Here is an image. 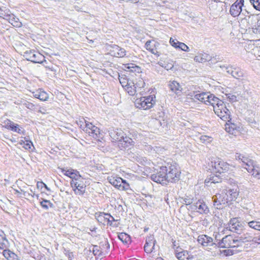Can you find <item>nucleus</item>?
Here are the masks:
<instances>
[{
  "label": "nucleus",
  "instance_id": "1",
  "mask_svg": "<svg viewBox=\"0 0 260 260\" xmlns=\"http://www.w3.org/2000/svg\"><path fill=\"white\" fill-rule=\"evenodd\" d=\"M77 124L80 125L81 128H82L86 133H88L89 136L92 137L95 139L100 141V139H102L100 129L96 126L93 125L91 123L83 119L82 120H80L77 122Z\"/></svg>",
  "mask_w": 260,
  "mask_h": 260
},
{
  "label": "nucleus",
  "instance_id": "2",
  "mask_svg": "<svg viewBox=\"0 0 260 260\" xmlns=\"http://www.w3.org/2000/svg\"><path fill=\"white\" fill-rule=\"evenodd\" d=\"M167 169V182H175L179 180L180 177V171L177 168L176 163L168 162L166 166Z\"/></svg>",
  "mask_w": 260,
  "mask_h": 260
},
{
  "label": "nucleus",
  "instance_id": "3",
  "mask_svg": "<svg viewBox=\"0 0 260 260\" xmlns=\"http://www.w3.org/2000/svg\"><path fill=\"white\" fill-rule=\"evenodd\" d=\"M155 96L154 95L142 97L136 100L135 105L139 109H149L155 104Z\"/></svg>",
  "mask_w": 260,
  "mask_h": 260
},
{
  "label": "nucleus",
  "instance_id": "4",
  "mask_svg": "<svg viewBox=\"0 0 260 260\" xmlns=\"http://www.w3.org/2000/svg\"><path fill=\"white\" fill-rule=\"evenodd\" d=\"M246 22L248 28L251 27L253 32L255 34H260V19L255 15H252L245 17L241 20V22Z\"/></svg>",
  "mask_w": 260,
  "mask_h": 260
},
{
  "label": "nucleus",
  "instance_id": "5",
  "mask_svg": "<svg viewBox=\"0 0 260 260\" xmlns=\"http://www.w3.org/2000/svg\"><path fill=\"white\" fill-rule=\"evenodd\" d=\"M167 172L166 166L159 167V169L156 170V172L151 175V179L153 181L161 184L162 185L167 184Z\"/></svg>",
  "mask_w": 260,
  "mask_h": 260
},
{
  "label": "nucleus",
  "instance_id": "6",
  "mask_svg": "<svg viewBox=\"0 0 260 260\" xmlns=\"http://www.w3.org/2000/svg\"><path fill=\"white\" fill-rule=\"evenodd\" d=\"M23 56L26 60L34 63H42L45 60V57L40 53L34 50H28L24 52Z\"/></svg>",
  "mask_w": 260,
  "mask_h": 260
},
{
  "label": "nucleus",
  "instance_id": "7",
  "mask_svg": "<svg viewBox=\"0 0 260 260\" xmlns=\"http://www.w3.org/2000/svg\"><path fill=\"white\" fill-rule=\"evenodd\" d=\"M109 183L115 187L121 190H127L129 189V185L125 180L119 177H111L108 178Z\"/></svg>",
  "mask_w": 260,
  "mask_h": 260
},
{
  "label": "nucleus",
  "instance_id": "8",
  "mask_svg": "<svg viewBox=\"0 0 260 260\" xmlns=\"http://www.w3.org/2000/svg\"><path fill=\"white\" fill-rule=\"evenodd\" d=\"M214 111L218 117L224 121L228 120L230 118L231 112L223 102H221L219 105L215 106Z\"/></svg>",
  "mask_w": 260,
  "mask_h": 260
},
{
  "label": "nucleus",
  "instance_id": "9",
  "mask_svg": "<svg viewBox=\"0 0 260 260\" xmlns=\"http://www.w3.org/2000/svg\"><path fill=\"white\" fill-rule=\"evenodd\" d=\"M221 68H224L226 72L237 79H241L243 76V72L239 68L232 66H220Z\"/></svg>",
  "mask_w": 260,
  "mask_h": 260
},
{
  "label": "nucleus",
  "instance_id": "10",
  "mask_svg": "<svg viewBox=\"0 0 260 260\" xmlns=\"http://www.w3.org/2000/svg\"><path fill=\"white\" fill-rule=\"evenodd\" d=\"M228 194H225L223 190L221 193H217L212 198L214 205L216 206L217 209L220 208V205L225 204L229 202Z\"/></svg>",
  "mask_w": 260,
  "mask_h": 260
},
{
  "label": "nucleus",
  "instance_id": "11",
  "mask_svg": "<svg viewBox=\"0 0 260 260\" xmlns=\"http://www.w3.org/2000/svg\"><path fill=\"white\" fill-rule=\"evenodd\" d=\"M244 0H237L231 7L230 13L233 17L238 16L242 12L244 5Z\"/></svg>",
  "mask_w": 260,
  "mask_h": 260
},
{
  "label": "nucleus",
  "instance_id": "12",
  "mask_svg": "<svg viewBox=\"0 0 260 260\" xmlns=\"http://www.w3.org/2000/svg\"><path fill=\"white\" fill-rule=\"evenodd\" d=\"M229 230L234 233L240 234L243 230V226L236 218L231 219L228 224Z\"/></svg>",
  "mask_w": 260,
  "mask_h": 260
},
{
  "label": "nucleus",
  "instance_id": "13",
  "mask_svg": "<svg viewBox=\"0 0 260 260\" xmlns=\"http://www.w3.org/2000/svg\"><path fill=\"white\" fill-rule=\"evenodd\" d=\"M235 157L236 160H238L243 164V165L245 166L243 167L245 168L247 171H249V170H250V167H252L253 164L254 162L251 159H250L240 153H236Z\"/></svg>",
  "mask_w": 260,
  "mask_h": 260
},
{
  "label": "nucleus",
  "instance_id": "14",
  "mask_svg": "<svg viewBox=\"0 0 260 260\" xmlns=\"http://www.w3.org/2000/svg\"><path fill=\"white\" fill-rule=\"evenodd\" d=\"M71 185L75 193L83 194L85 192V185L82 181V179L79 180H72Z\"/></svg>",
  "mask_w": 260,
  "mask_h": 260
},
{
  "label": "nucleus",
  "instance_id": "15",
  "mask_svg": "<svg viewBox=\"0 0 260 260\" xmlns=\"http://www.w3.org/2000/svg\"><path fill=\"white\" fill-rule=\"evenodd\" d=\"M198 242L203 246H217V244L213 242L212 238L206 235H200L198 238Z\"/></svg>",
  "mask_w": 260,
  "mask_h": 260
},
{
  "label": "nucleus",
  "instance_id": "16",
  "mask_svg": "<svg viewBox=\"0 0 260 260\" xmlns=\"http://www.w3.org/2000/svg\"><path fill=\"white\" fill-rule=\"evenodd\" d=\"M233 237L231 235H227L223 237L221 240H219L217 244V246L220 248H230L232 247L234 245Z\"/></svg>",
  "mask_w": 260,
  "mask_h": 260
},
{
  "label": "nucleus",
  "instance_id": "17",
  "mask_svg": "<svg viewBox=\"0 0 260 260\" xmlns=\"http://www.w3.org/2000/svg\"><path fill=\"white\" fill-rule=\"evenodd\" d=\"M109 135L113 142L117 141L120 143L125 134L121 129H111L109 131Z\"/></svg>",
  "mask_w": 260,
  "mask_h": 260
},
{
  "label": "nucleus",
  "instance_id": "18",
  "mask_svg": "<svg viewBox=\"0 0 260 260\" xmlns=\"http://www.w3.org/2000/svg\"><path fill=\"white\" fill-rule=\"evenodd\" d=\"M144 84L145 83L143 81H141L138 85L137 84H135L132 81L131 82H129V83L125 87V89L130 95H134L137 91V88L138 87L139 88L143 87Z\"/></svg>",
  "mask_w": 260,
  "mask_h": 260
},
{
  "label": "nucleus",
  "instance_id": "19",
  "mask_svg": "<svg viewBox=\"0 0 260 260\" xmlns=\"http://www.w3.org/2000/svg\"><path fill=\"white\" fill-rule=\"evenodd\" d=\"M159 44L158 42H153L150 40L147 41L145 45V48L151 53L159 56L160 53L157 50V47Z\"/></svg>",
  "mask_w": 260,
  "mask_h": 260
},
{
  "label": "nucleus",
  "instance_id": "20",
  "mask_svg": "<svg viewBox=\"0 0 260 260\" xmlns=\"http://www.w3.org/2000/svg\"><path fill=\"white\" fill-rule=\"evenodd\" d=\"M155 242L156 241L153 235H150L147 237L144 247L145 251L148 253H151L154 249Z\"/></svg>",
  "mask_w": 260,
  "mask_h": 260
},
{
  "label": "nucleus",
  "instance_id": "21",
  "mask_svg": "<svg viewBox=\"0 0 260 260\" xmlns=\"http://www.w3.org/2000/svg\"><path fill=\"white\" fill-rule=\"evenodd\" d=\"M197 211L200 214H207L209 212L208 206L202 200H199L194 205Z\"/></svg>",
  "mask_w": 260,
  "mask_h": 260
},
{
  "label": "nucleus",
  "instance_id": "22",
  "mask_svg": "<svg viewBox=\"0 0 260 260\" xmlns=\"http://www.w3.org/2000/svg\"><path fill=\"white\" fill-rule=\"evenodd\" d=\"M110 51L112 55L115 57H123L126 55L125 50L117 45L112 46Z\"/></svg>",
  "mask_w": 260,
  "mask_h": 260
},
{
  "label": "nucleus",
  "instance_id": "23",
  "mask_svg": "<svg viewBox=\"0 0 260 260\" xmlns=\"http://www.w3.org/2000/svg\"><path fill=\"white\" fill-rule=\"evenodd\" d=\"M194 60L199 62H205L207 61L210 62V63H214V59H212L211 57L208 54L200 53L194 57Z\"/></svg>",
  "mask_w": 260,
  "mask_h": 260
},
{
  "label": "nucleus",
  "instance_id": "24",
  "mask_svg": "<svg viewBox=\"0 0 260 260\" xmlns=\"http://www.w3.org/2000/svg\"><path fill=\"white\" fill-rule=\"evenodd\" d=\"M32 94L35 98L42 101H47L49 98L48 94L42 88L32 92Z\"/></svg>",
  "mask_w": 260,
  "mask_h": 260
},
{
  "label": "nucleus",
  "instance_id": "25",
  "mask_svg": "<svg viewBox=\"0 0 260 260\" xmlns=\"http://www.w3.org/2000/svg\"><path fill=\"white\" fill-rule=\"evenodd\" d=\"M210 93L206 92H202L200 93L195 94L192 98V99L195 101H199L202 103L208 105L207 101L209 100Z\"/></svg>",
  "mask_w": 260,
  "mask_h": 260
},
{
  "label": "nucleus",
  "instance_id": "26",
  "mask_svg": "<svg viewBox=\"0 0 260 260\" xmlns=\"http://www.w3.org/2000/svg\"><path fill=\"white\" fill-rule=\"evenodd\" d=\"M176 256L179 260H193V255L189 254L187 251L182 250L176 252Z\"/></svg>",
  "mask_w": 260,
  "mask_h": 260
},
{
  "label": "nucleus",
  "instance_id": "27",
  "mask_svg": "<svg viewBox=\"0 0 260 260\" xmlns=\"http://www.w3.org/2000/svg\"><path fill=\"white\" fill-rule=\"evenodd\" d=\"M210 99L209 98V100L207 101L208 105H211L213 108V110H214V107L215 106H217L218 105H219L222 101L221 100H219L218 98L215 97L213 94H210L209 95Z\"/></svg>",
  "mask_w": 260,
  "mask_h": 260
},
{
  "label": "nucleus",
  "instance_id": "28",
  "mask_svg": "<svg viewBox=\"0 0 260 260\" xmlns=\"http://www.w3.org/2000/svg\"><path fill=\"white\" fill-rule=\"evenodd\" d=\"M239 127H238L235 123H226L225 125V131L231 134H235L236 132L239 131Z\"/></svg>",
  "mask_w": 260,
  "mask_h": 260
},
{
  "label": "nucleus",
  "instance_id": "29",
  "mask_svg": "<svg viewBox=\"0 0 260 260\" xmlns=\"http://www.w3.org/2000/svg\"><path fill=\"white\" fill-rule=\"evenodd\" d=\"M245 222L247 224L249 228L260 231V221L256 220L249 221L246 219Z\"/></svg>",
  "mask_w": 260,
  "mask_h": 260
},
{
  "label": "nucleus",
  "instance_id": "30",
  "mask_svg": "<svg viewBox=\"0 0 260 260\" xmlns=\"http://www.w3.org/2000/svg\"><path fill=\"white\" fill-rule=\"evenodd\" d=\"M223 191L226 195L228 194L229 202L236 199L238 196V192L234 189H225Z\"/></svg>",
  "mask_w": 260,
  "mask_h": 260
},
{
  "label": "nucleus",
  "instance_id": "31",
  "mask_svg": "<svg viewBox=\"0 0 260 260\" xmlns=\"http://www.w3.org/2000/svg\"><path fill=\"white\" fill-rule=\"evenodd\" d=\"M133 142H134L131 138L125 135L123 137L121 141L119 143V144H120L121 146L119 145V147L125 148L129 145H132Z\"/></svg>",
  "mask_w": 260,
  "mask_h": 260
},
{
  "label": "nucleus",
  "instance_id": "32",
  "mask_svg": "<svg viewBox=\"0 0 260 260\" xmlns=\"http://www.w3.org/2000/svg\"><path fill=\"white\" fill-rule=\"evenodd\" d=\"M170 90L177 94L181 91L182 88L179 83L176 81L171 82L169 85Z\"/></svg>",
  "mask_w": 260,
  "mask_h": 260
},
{
  "label": "nucleus",
  "instance_id": "33",
  "mask_svg": "<svg viewBox=\"0 0 260 260\" xmlns=\"http://www.w3.org/2000/svg\"><path fill=\"white\" fill-rule=\"evenodd\" d=\"M221 162H222V160L219 158H217L214 161H211V167L212 168L213 171H214L215 172L219 173Z\"/></svg>",
  "mask_w": 260,
  "mask_h": 260
},
{
  "label": "nucleus",
  "instance_id": "34",
  "mask_svg": "<svg viewBox=\"0 0 260 260\" xmlns=\"http://www.w3.org/2000/svg\"><path fill=\"white\" fill-rule=\"evenodd\" d=\"M9 22L15 27H21L22 25L21 22L19 21V19L16 17L14 15H9Z\"/></svg>",
  "mask_w": 260,
  "mask_h": 260
},
{
  "label": "nucleus",
  "instance_id": "35",
  "mask_svg": "<svg viewBox=\"0 0 260 260\" xmlns=\"http://www.w3.org/2000/svg\"><path fill=\"white\" fill-rule=\"evenodd\" d=\"M233 167L232 166L230 165L226 162L222 160V162H220V170L219 171V173L221 174L222 173L226 172L232 170Z\"/></svg>",
  "mask_w": 260,
  "mask_h": 260
},
{
  "label": "nucleus",
  "instance_id": "36",
  "mask_svg": "<svg viewBox=\"0 0 260 260\" xmlns=\"http://www.w3.org/2000/svg\"><path fill=\"white\" fill-rule=\"evenodd\" d=\"M9 246V242L5 236V234L2 233L0 234V248L4 249L8 248Z\"/></svg>",
  "mask_w": 260,
  "mask_h": 260
},
{
  "label": "nucleus",
  "instance_id": "37",
  "mask_svg": "<svg viewBox=\"0 0 260 260\" xmlns=\"http://www.w3.org/2000/svg\"><path fill=\"white\" fill-rule=\"evenodd\" d=\"M242 242H253L254 237L252 236V234L250 233H246L240 236Z\"/></svg>",
  "mask_w": 260,
  "mask_h": 260
},
{
  "label": "nucleus",
  "instance_id": "38",
  "mask_svg": "<svg viewBox=\"0 0 260 260\" xmlns=\"http://www.w3.org/2000/svg\"><path fill=\"white\" fill-rule=\"evenodd\" d=\"M118 237L119 239L124 243L127 244L131 242L130 236L125 233H119Z\"/></svg>",
  "mask_w": 260,
  "mask_h": 260
},
{
  "label": "nucleus",
  "instance_id": "39",
  "mask_svg": "<svg viewBox=\"0 0 260 260\" xmlns=\"http://www.w3.org/2000/svg\"><path fill=\"white\" fill-rule=\"evenodd\" d=\"M61 171L63 174L67 176L71 177L72 175H76L74 173H77V171L72 168H61Z\"/></svg>",
  "mask_w": 260,
  "mask_h": 260
},
{
  "label": "nucleus",
  "instance_id": "40",
  "mask_svg": "<svg viewBox=\"0 0 260 260\" xmlns=\"http://www.w3.org/2000/svg\"><path fill=\"white\" fill-rule=\"evenodd\" d=\"M125 68L126 69H128L132 72H137L138 73L141 72V68L138 66H135L133 63L125 64Z\"/></svg>",
  "mask_w": 260,
  "mask_h": 260
},
{
  "label": "nucleus",
  "instance_id": "41",
  "mask_svg": "<svg viewBox=\"0 0 260 260\" xmlns=\"http://www.w3.org/2000/svg\"><path fill=\"white\" fill-rule=\"evenodd\" d=\"M250 170L249 171H248L249 173H251L252 176L254 177L257 178V179H260V171L256 169L254 162L253 164L252 167H250Z\"/></svg>",
  "mask_w": 260,
  "mask_h": 260
},
{
  "label": "nucleus",
  "instance_id": "42",
  "mask_svg": "<svg viewBox=\"0 0 260 260\" xmlns=\"http://www.w3.org/2000/svg\"><path fill=\"white\" fill-rule=\"evenodd\" d=\"M3 255L7 259L9 260L14 259L16 256V254L13 252L9 250H6L5 249L3 251Z\"/></svg>",
  "mask_w": 260,
  "mask_h": 260
},
{
  "label": "nucleus",
  "instance_id": "43",
  "mask_svg": "<svg viewBox=\"0 0 260 260\" xmlns=\"http://www.w3.org/2000/svg\"><path fill=\"white\" fill-rule=\"evenodd\" d=\"M40 205L42 207L45 209L48 210L49 207H52L53 205L52 203H51L49 200H43L42 201H40Z\"/></svg>",
  "mask_w": 260,
  "mask_h": 260
},
{
  "label": "nucleus",
  "instance_id": "44",
  "mask_svg": "<svg viewBox=\"0 0 260 260\" xmlns=\"http://www.w3.org/2000/svg\"><path fill=\"white\" fill-rule=\"evenodd\" d=\"M10 130L18 133V134H22L23 133V129L22 128H20L18 124H14V123L13 124V126H11Z\"/></svg>",
  "mask_w": 260,
  "mask_h": 260
},
{
  "label": "nucleus",
  "instance_id": "45",
  "mask_svg": "<svg viewBox=\"0 0 260 260\" xmlns=\"http://www.w3.org/2000/svg\"><path fill=\"white\" fill-rule=\"evenodd\" d=\"M200 139L201 142L203 143H210L213 140L212 137L206 135L201 136Z\"/></svg>",
  "mask_w": 260,
  "mask_h": 260
},
{
  "label": "nucleus",
  "instance_id": "46",
  "mask_svg": "<svg viewBox=\"0 0 260 260\" xmlns=\"http://www.w3.org/2000/svg\"><path fill=\"white\" fill-rule=\"evenodd\" d=\"M92 253L94 255H97L99 257L102 255V252L100 250V247L97 245L93 247L92 250Z\"/></svg>",
  "mask_w": 260,
  "mask_h": 260
},
{
  "label": "nucleus",
  "instance_id": "47",
  "mask_svg": "<svg viewBox=\"0 0 260 260\" xmlns=\"http://www.w3.org/2000/svg\"><path fill=\"white\" fill-rule=\"evenodd\" d=\"M243 242H242V240H241V237H239L237 239H235L233 238V243H232V245H234L232 247H238L242 245Z\"/></svg>",
  "mask_w": 260,
  "mask_h": 260
},
{
  "label": "nucleus",
  "instance_id": "48",
  "mask_svg": "<svg viewBox=\"0 0 260 260\" xmlns=\"http://www.w3.org/2000/svg\"><path fill=\"white\" fill-rule=\"evenodd\" d=\"M250 2L256 10L260 11V0H250Z\"/></svg>",
  "mask_w": 260,
  "mask_h": 260
},
{
  "label": "nucleus",
  "instance_id": "49",
  "mask_svg": "<svg viewBox=\"0 0 260 260\" xmlns=\"http://www.w3.org/2000/svg\"><path fill=\"white\" fill-rule=\"evenodd\" d=\"M228 99L231 102H235L238 101L240 99L239 95L236 96L234 94H228Z\"/></svg>",
  "mask_w": 260,
  "mask_h": 260
},
{
  "label": "nucleus",
  "instance_id": "50",
  "mask_svg": "<svg viewBox=\"0 0 260 260\" xmlns=\"http://www.w3.org/2000/svg\"><path fill=\"white\" fill-rule=\"evenodd\" d=\"M13 123L14 122L10 120L7 119L3 122V126L8 129H10L11 126H13Z\"/></svg>",
  "mask_w": 260,
  "mask_h": 260
},
{
  "label": "nucleus",
  "instance_id": "51",
  "mask_svg": "<svg viewBox=\"0 0 260 260\" xmlns=\"http://www.w3.org/2000/svg\"><path fill=\"white\" fill-rule=\"evenodd\" d=\"M119 82H120V84H121V85L122 86V87H123L124 88L129 83V82L132 81L131 80H129L123 77H121L120 78H119Z\"/></svg>",
  "mask_w": 260,
  "mask_h": 260
},
{
  "label": "nucleus",
  "instance_id": "52",
  "mask_svg": "<svg viewBox=\"0 0 260 260\" xmlns=\"http://www.w3.org/2000/svg\"><path fill=\"white\" fill-rule=\"evenodd\" d=\"M178 47V48H179L184 51L188 52L189 51V47L183 43H179Z\"/></svg>",
  "mask_w": 260,
  "mask_h": 260
},
{
  "label": "nucleus",
  "instance_id": "53",
  "mask_svg": "<svg viewBox=\"0 0 260 260\" xmlns=\"http://www.w3.org/2000/svg\"><path fill=\"white\" fill-rule=\"evenodd\" d=\"M183 203L186 205H190L193 202V199L190 198L188 196L185 197L184 198H182Z\"/></svg>",
  "mask_w": 260,
  "mask_h": 260
},
{
  "label": "nucleus",
  "instance_id": "54",
  "mask_svg": "<svg viewBox=\"0 0 260 260\" xmlns=\"http://www.w3.org/2000/svg\"><path fill=\"white\" fill-rule=\"evenodd\" d=\"M170 43L172 46L176 48H178L179 43L180 42L178 41L177 40H174L172 38H171L170 40Z\"/></svg>",
  "mask_w": 260,
  "mask_h": 260
},
{
  "label": "nucleus",
  "instance_id": "55",
  "mask_svg": "<svg viewBox=\"0 0 260 260\" xmlns=\"http://www.w3.org/2000/svg\"><path fill=\"white\" fill-rule=\"evenodd\" d=\"M24 143V147L26 149H29L31 148V146L32 145V143L30 141L26 140L25 141L23 142Z\"/></svg>",
  "mask_w": 260,
  "mask_h": 260
},
{
  "label": "nucleus",
  "instance_id": "56",
  "mask_svg": "<svg viewBox=\"0 0 260 260\" xmlns=\"http://www.w3.org/2000/svg\"><path fill=\"white\" fill-rule=\"evenodd\" d=\"M76 175H73L71 176V178L73 180H79V179H81V176L79 174V172L77 171V173H74Z\"/></svg>",
  "mask_w": 260,
  "mask_h": 260
},
{
  "label": "nucleus",
  "instance_id": "57",
  "mask_svg": "<svg viewBox=\"0 0 260 260\" xmlns=\"http://www.w3.org/2000/svg\"><path fill=\"white\" fill-rule=\"evenodd\" d=\"M25 105L26 107L30 110H34L36 109V106L32 103L27 102V103H25Z\"/></svg>",
  "mask_w": 260,
  "mask_h": 260
},
{
  "label": "nucleus",
  "instance_id": "58",
  "mask_svg": "<svg viewBox=\"0 0 260 260\" xmlns=\"http://www.w3.org/2000/svg\"><path fill=\"white\" fill-rule=\"evenodd\" d=\"M211 181V183H219L221 181V179L219 178H218L217 177H213L212 179H210Z\"/></svg>",
  "mask_w": 260,
  "mask_h": 260
},
{
  "label": "nucleus",
  "instance_id": "59",
  "mask_svg": "<svg viewBox=\"0 0 260 260\" xmlns=\"http://www.w3.org/2000/svg\"><path fill=\"white\" fill-rule=\"evenodd\" d=\"M104 214H106V213H102L101 215H100V217H104L105 219L107 220L108 223L110 225L112 224V220L110 219V217L108 216H106V215Z\"/></svg>",
  "mask_w": 260,
  "mask_h": 260
},
{
  "label": "nucleus",
  "instance_id": "60",
  "mask_svg": "<svg viewBox=\"0 0 260 260\" xmlns=\"http://www.w3.org/2000/svg\"><path fill=\"white\" fill-rule=\"evenodd\" d=\"M173 67H174V64H173V61H172L171 62L167 64V66L164 67V68L166 70H171L173 68Z\"/></svg>",
  "mask_w": 260,
  "mask_h": 260
},
{
  "label": "nucleus",
  "instance_id": "61",
  "mask_svg": "<svg viewBox=\"0 0 260 260\" xmlns=\"http://www.w3.org/2000/svg\"><path fill=\"white\" fill-rule=\"evenodd\" d=\"M253 242L260 244V235L257 237H255L253 238Z\"/></svg>",
  "mask_w": 260,
  "mask_h": 260
},
{
  "label": "nucleus",
  "instance_id": "62",
  "mask_svg": "<svg viewBox=\"0 0 260 260\" xmlns=\"http://www.w3.org/2000/svg\"><path fill=\"white\" fill-rule=\"evenodd\" d=\"M40 184H41V185H43V186H44V187L47 190H48V191L50 190V188L49 187H48V186L45 183H44L43 182L37 183V187H40Z\"/></svg>",
  "mask_w": 260,
  "mask_h": 260
},
{
  "label": "nucleus",
  "instance_id": "63",
  "mask_svg": "<svg viewBox=\"0 0 260 260\" xmlns=\"http://www.w3.org/2000/svg\"><path fill=\"white\" fill-rule=\"evenodd\" d=\"M68 255V257L69 260H72V258L74 256L73 252L68 251L66 253Z\"/></svg>",
  "mask_w": 260,
  "mask_h": 260
},
{
  "label": "nucleus",
  "instance_id": "64",
  "mask_svg": "<svg viewBox=\"0 0 260 260\" xmlns=\"http://www.w3.org/2000/svg\"><path fill=\"white\" fill-rule=\"evenodd\" d=\"M74 8H75V9L77 11H80V12H86L85 11H84L82 9V8H79V6H74Z\"/></svg>",
  "mask_w": 260,
  "mask_h": 260
}]
</instances>
